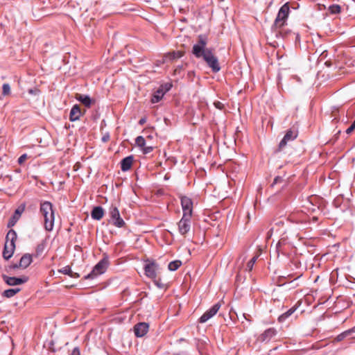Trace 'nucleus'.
Returning <instances> with one entry per match:
<instances>
[{
	"instance_id": "1",
	"label": "nucleus",
	"mask_w": 355,
	"mask_h": 355,
	"mask_svg": "<svg viewBox=\"0 0 355 355\" xmlns=\"http://www.w3.org/2000/svg\"><path fill=\"white\" fill-rule=\"evenodd\" d=\"M207 38L204 35L198 36V42L193 45L192 53L197 58H202L213 72H218L220 70L218 58L214 55L211 50L207 49Z\"/></svg>"
},
{
	"instance_id": "2",
	"label": "nucleus",
	"mask_w": 355,
	"mask_h": 355,
	"mask_svg": "<svg viewBox=\"0 0 355 355\" xmlns=\"http://www.w3.org/2000/svg\"><path fill=\"white\" fill-rule=\"evenodd\" d=\"M40 211L44 217V225L46 231L51 232L54 227V210L53 205L49 201L43 202L40 204Z\"/></svg>"
},
{
	"instance_id": "3",
	"label": "nucleus",
	"mask_w": 355,
	"mask_h": 355,
	"mask_svg": "<svg viewBox=\"0 0 355 355\" xmlns=\"http://www.w3.org/2000/svg\"><path fill=\"white\" fill-rule=\"evenodd\" d=\"M17 239V233L13 230H10L6 236V242L3 250V257L8 260L13 254L15 248V241Z\"/></svg>"
},
{
	"instance_id": "4",
	"label": "nucleus",
	"mask_w": 355,
	"mask_h": 355,
	"mask_svg": "<svg viewBox=\"0 0 355 355\" xmlns=\"http://www.w3.org/2000/svg\"><path fill=\"white\" fill-rule=\"evenodd\" d=\"M109 214L110 219L109 223H112L114 226L121 228L125 225V221L120 216L119 211L116 207L112 206L110 208Z\"/></svg>"
},
{
	"instance_id": "5",
	"label": "nucleus",
	"mask_w": 355,
	"mask_h": 355,
	"mask_svg": "<svg viewBox=\"0 0 355 355\" xmlns=\"http://www.w3.org/2000/svg\"><path fill=\"white\" fill-rule=\"evenodd\" d=\"M289 6L286 3L284 4L279 9L277 16L275 20L274 26L277 28H281L283 26L288 17L289 13Z\"/></svg>"
},
{
	"instance_id": "6",
	"label": "nucleus",
	"mask_w": 355,
	"mask_h": 355,
	"mask_svg": "<svg viewBox=\"0 0 355 355\" xmlns=\"http://www.w3.org/2000/svg\"><path fill=\"white\" fill-rule=\"evenodd\" d=\"M108 264L107 258L102 259L93 268L92 271L85 277V279H93L98 275L103 274Z\"/></svg>"
},
{
	"instance_id": "7",
	"label": "nucleus",
	"mask_w": 355,
	"mask_h": 355,
	"mask_svg": "<svg viewBox=\"0 0 355 355\" xmlns=\"http://www.w3.org/2000/svg\"><path fill=\"white\" fill-rule=\"evenodd\" d=\"M191 216H189V215L183 214L182 218L178 223V232L184 236H186L191 230Z\"/></svg>"
},
{
	"instance_id": "8",
	"label": "nucleus",
	"mask_w": 355,
	"mask_h": 355,
	"mask_svg": "<svg viewBox=\"0 0 355 355\" xmlns=\"http://www.w3.org/2000/svg\"><path fill=\"white\" fill-rule=\"evenodd\" d=\"M297 131L290 129L287 130L284 137L279 144L277 151L282 150L287 144L288 141H293L297 137Z\"/></svg>"
},
{
	"instance_id": "9",
	"label": "nucleus",
	"mask_w": 355,
	"mask_h": 355,
	"mask_svg": "<svg viewBox=\"0 0 355 355\" xmlns=\"http://www.w3.org/2000/svg\"><path fill=\"white\" fill-rule=\"evenodd\" d=\"M181 205L183 210V214L192 216L193 213V202L191 199L187 196L181 197Z\"/></svg>"
},
{
	"instance_id": "10",
	"label": "nucleus",
	"mask_w": 355,
	"mask_h": 355,
	"mask_svg": "<svg viewBox=\"0 0 355 355\" xmlns=\"http://www.w3.org/2000/svg\"><path fill=\"white\" fill-rule=\"evenodd\" d=\"M220 308V304L216 303L207 310L199 319L200 323L206 322L208 320L212 318L218 311Z\"/></svg>"
},
{
	"instance_id": "11",
	"label": "nucleus",
	"mask_w": 355,
	"mask_h": 355,
	"mask_svg": "<svg viewBox=\"0 0 355 355\" xmlns=\"http://www.w3.org/2000/svg\"><path fill=\"white\" fill-rule=\"evenodd\" d=\"M2 278L3 281L9 286H17L19 284H22L26 283L28 281L27 277H9L6 275H2Z\"/></svg>"
},
{
	"instance_id": "12",
	"label": "nucleus",
	"mask_w": 355,
	"mask_h": 355,
	"mask_svg": "<svg viewBox=\"0 0 355 355\" xmlns=\"http://www.w3.org/2000/svg\"><path fill=\"white\" fill-rule=\"evenodd\" d=\"M277 333L275 328H268L259 336V340L268 343L277 335Z\"/></svg>"
},
{
	"instance_id": "13",
	"label": "nucleus",
	"mask_w": 355,
	"mask_h": 355,
	"mask_svg": "<svg viewBox=\"0 0 355 355\" xmlns=\"http://www.w3.org/2000/svg\"><path fill=\"white\" fill-rule=\"evenodd\" d=\"M149 325L146 322H139L134 327L135 334L137 337H142L148 331Z\"/></svg>"
},
{
	"instance_id": "14",
	"label": "nucleus",
	"mask_w": 355,
	"mask_h": 355,
	"mask_svg": "<svg viewBox=\"0 0 355 355\" xmlns=\"http://www.w3.org/2000/svg\"><path fill=\"white\" fill-rule=\"evenodd\" d=\"M157 265L155 262H150L146 264L144 267L145 275L151 279H155L157 276Z\"/></svg>"
},
{
	"instance_id": "15",
	"label": "nucleus",
	"mask_w": 355,
	"mask_h": 355,
	"mask_svg": "<svg viewBox=\"0 0 355 355\" xmlns=\"http://www.w3.org/2000/svg\"><path fill=\"white\" fill-rule=\"evenodd\" d=\"M24 209H25V205H21V206L19 207L15 210L13 216L10 219V220H9V222L8 223V227H10L14 226L15 225V223H17V221L20 218L21 214L23 213Z\"/></svg>"
},
{
	"instance_id": "16",
	"label": "nucleus",
	"mask_w": 355,
	"mask_h": 355,
	"mask_svg": "<svg viewBox=\"0 0 355 355\" xmlns=\"http://www.w3.org/2000/svg\"><path fill=\"white\" fill-rule=\"evenodd\" d=\"M32 257L33 256L30 254H24L20 259L19 265H15L14 268H26L32 263Z\"/></svg>"
},
{
	"instance_id": "17",
	"label": "nucleus",
	"mask_w": 355,
	"mask_h": 355,
	"mask_svg": "<svg viewBox=\"0 0 355 355\" xmlns=\"http://www.w3.org/2000/svg\"><path fill=\"white\" fill-rule=\"evenodd\" d=\"M81 116L80 107L78 105H74L71 109L69 114V120L71 121H75L80 119Z\"/></svg>"
},
{
	"instance_id": "18",
	"label": "nucleus",
	"mask_w": 355,
	"mask_h": 355,
	"mask_svg": "<svg viewBox=\"0 0 355 355\" xmlns=\"http://www.w3.org/2000/svg\"><path fill=\"white\" fill-rule=\"evenodd\" d=\"M133 163V156L130 155L123 158L121 162V168L123 171H127L131 168Z\"/></svg>"
},
{
	"instance_id": "19",
	"label": "nucleus",
	"mask_w": 355,
	"mask_h": 355,
	"mask_svg": "<svg viewBox=\"0 0 355 355\" xmlns=\"http://www.w3.org/2000/svg\"><path fill=\"white\" fill-rule=\"evenodd\" d=\"M46 244L47 243L46 241H42L40 243H38L35 248V252L33 256L35 257V258L41 257L44 253Z\"/></svg>"
},
{
	"instance_id": "20",
	"label": "nucleus",
	"mask_w": 355,
	"mask_h": 355,
	"mask_svg": "<svg viewBox=\"0 0 355 355\" xmlns=\"http://www.w3.org/2000/svg\"><path fill=\"white\" fill-rule=\"evenodd\" d=\"M103 215L104 210L100 206L94 207L91 213L92 218L98 220H101L103 217Z\"/></svg>"
},
{
	"instance_id": "21",
	"label": "nucleus",
	"mask_w": 355,
	"mask_h": 355,
	"mask_svg": "<svg viewBox=\"0 0 355 355\" xmlns=\"http://www.w3.org/2000/svg\"><path fill=\"white\" fill-rule=\"evenodd\" d=\"M164 94L165 92H164L163 86H160L159 89L153 94L151 98V103H158L159 101L162 100Z\"/></svg>"
},
{
	"instance_id": "22",
	"label": "nucleus",
	"mask_w": 355,
	"mask_h": 355,
	"mask_svg": "<svg viewBox=\"0 0 355 355\" xmlns=\"http://www.w3.org/2000/svg\"><path fill=\"white\" fill-rule=\"evenodd\" d=\"M76 98L82 103L85 107H89L91 106L92 100L89 96L81 94H76Z\"/></svg>"
},
{
	"instance_id": "23",
	"label": "nucleus",
	"mask_w": 355,
	"mask_h": 355,
	"mask_svg": "<svg viewBox=\"0 0 355 355\" xmlns=\"http://www.w3.org/2000/svg\"><path fill=\"white\" fill-rule=\"evenodd\" d=\"M58 271L62 274L67 275L72 278L79 277V275L76 272H73L71 270V267L69 266H66L63 267L62 268L60 269Z\"/></svg>"
},
{
	"instance_id": "24",
	"label": "nucleus",
	"mask_w": 355,
	"mask_h": 355,
	"mask_svg": "<svg viewBox=\"0 0 355 355\" xmlns=\"http://www.w3.org/2000/svg\"><path fill=\"white\" fill-rule=\"evenodd\" d=\"M296 309L297 308L295 306L291 307L286 312L282 313L281 315L279 316L278 321L279 322H284L289 316H291L296 311Z\"/></svg>"
},
{
	"instance_id": "25",
	"label": "nucleus",
	"mask_w": 355,
	"mask_h": 355,
	"mask_svg": "<svg viewBox=\"0 0 355 355\" xmlns=\"http://www.w3.org/2000/svg\"><path fill=\"white\" fill-rule=\"evenodd\" d=\"M21 289L19 288H9L7 290H5L3 293L2 296L6 298H10L15 295L17 293H18Z\"/></svg>"
},
{
	"instance_id": "26",
	"label": "nucleus",
	"mask_w": 355,
	"mask_h": 355,
	"mask_svg": "<svg viewBox=\"0 0 355 355\" xmlns=\"http://www.w3.org/2000/svg\"><path fill=\"white\" fill-rule=\"evenodd\" d=\"M286 245V240L284 239H280L277 243L276 248L278 253L285 254V245Z\"/></svg>"
},
{
	"instance_id": "27",
	"label": "nucleus",
	"mask_w": 355,
	"mask_h": 355,
	"mask_svg": "<svg viewBox=\"0 0 355 355\" xmlns=\"http://www.w3.org/2000/svg\"><path fill=\"white\" fill-rule=\"evenodd\" d=\"M183 55H184L183 51H173L171 53H168L166 55V58L169 59V60H174V59L180 58L182 57Z\"/></svg>"
},
{
	"instance_id": "28",
	"label": "nucleus",
	"mask_w": 355,
	"mask_h": 355,
	"mask_svg": "<svg viewBox=\"0 0 355 355\" xmlns=\"http://www.w3.org/2000/svg\"><path fill=\"white\" fill-rule=\"evenodd\" d=\"M182 265V262L180 260H175L170 262L168 266V270L175 271L178 269Z\"/></svg>"
},
{
	"instance_id": "29",
	"label": "nucleus",
	"mask_w": 355,
	"mask_h": 355,
	"mask_svg": "<svg viewBox=\"0 0 355 355\" xmlns=\"http://www.w3.org/2000/svg\"><path fill=\"white\" fill-rule=\"evenodd\" d=\"M329 11L331 14H338L340 12V6L337 4L331 5L329 7Z\"/></svg>"
},
{
	"instance_id": "30",
	"label": "nucleus",
	"mask_w": 355,
	"mask_h": 355,
	"mask_svg": "<svg viewBox=\"0 0 355 355\" xmlns=\"http://www.w3.org/2000/svg\"><path fill=\"white\" fill-rule=\"evenodd\" d=\"M135 143L139 147H144L146 145V141L142 136H138L135 139Z\"/></svg>"
},
{
	"instance_id": "31",
	"label": "nucleus",
	"mask_w": 355,
	"mask_h": 355,
	"mask_svg": "<svg viewBox=\"0 0 355 355\" xmlns=\"http://www.w3.org/2000/svg\"><path fill=\"white\" fill-rule=\"evenodd\" d=\"M10 94V87L8 83H4L2 86V94L8 96Z\"/></svg>"
},
{
	"instance_id": "32",
	"label": "nucleus",
	"mask_w": 355,
	"mask_h": 355,
	"mask_svg": "<svg viewBox=\"0 0 355 355\" xmlns=\"http://www.w3.org/2000/svg\"><path fill=\"white\" fill-rule=\"evenodd\" d=\"M258 258V256L253 257L247 263V270L248 271H251L253 268V266L254 263L256 262L257 259Z\"/></svg>"
},
{
	"instance_id": "33",
	"label": "nucleus",
	"mask_w": 355,
	"mask_h": 355,
	"mask_svg": "<svg viewBox=\"0 0 355 355\" xmlns=\"http://www.w3.org/2000/svg\"><path fill=\"white\" fill-rule=\"evenodd\" d=\"M29 157L27 155V154H23L21 155L19 158H18V160H17V162L19 165H21L23 164L25 161Z\"/></svg>"
},
{
	"instance_id": "34",
	"label": "nucleus",
	"mask_w": 355,
	"mask_h": 355,
	"mask_svg": "<svg viewBox=\"0 0 355 355\" xmlns=\"http://www.w3.org/2000/svg\"><path fill=\"white\" fill-rule=\"evenodd\" d=\"M153 150V148L152 146H146V145H145L144 147H142V151H143L144 154H148L150 152H152Z\"/></svg>"
},
{
	"instance_id": "35",
	"label": "nucleus",
	"mask_w": 355,
	"mask_h": 355,
	"mask_svg": "<svg viewBox=\"0 0 355 355\" xmlns=\"http://www.w3.org/2000/svg\"><path fill=\"white\" fill-rule=\"evenodd\" d=\"M284 180V179L280 177V176H277L275 179H274V181L272 184V186H273L274 184H278V183H282L283 182Z\"/></svg>"
},
{
	"instance_id": "36",
	"label": "nucleus",
	"mask_w": 355,
	"mask_h": 355,
	"mask_svg": "<svg viewBox=\"0 0 355 355\" xmlns=\"http://www.w3.org/2000/svg\"><path fill=\"white\" fill-rule=\"evenodd\" d=\"M214 105L216 108H217L218 110H223V107H224L223 104L221 102H220V101H215L214 103Z\"/></svg>"
},
{
	"instance_id": "37",
	"label": "nucleus",
	"mask_w": 355,
	"mask_h": 355,
	"mask_svg": "<svg viewBox=\"0 0 355 355\" xmlns=\"http://www.w3.org/2000/svg\"><path fill=\"white\" fill-rule=\"evenodd\" d=\"M71 355H80V350L78 347H76L73 349Z\"/></svg>"
},
{
	"instance_id": "38",
	"label": "nucleus",
	"mask_w": 355,
	"mask_h": 355,
	"mask_svg": "<svg viewBox=\"0 0 355 355\" xmlns=\"http://www.w3.org/2000/svg\"><path fill=\"white\" fill-rule=\"evenodd\" d=\"M184 69L183 65L178 66L174 70V74H178Z\"/></svg>"
},
{
	"instance_id": "39",
	"label": "nucleus",
	"mask_w": 355,
	"mask_h": 355,
	"mask_svg": "<svg viewBox=\"0 0 355 355\" xmlns=\"http://www.w3.org/2000/svg\"><path fill=\"white\" fill-rule=\"evenodd\" d=\"M110 135L108 133H106L105 135H104L101 139L102 141L105 143V142H107L109 140H110Z\"/></svg>"
},
{
	"instance_id": "40",
	"label": "nucleus",
	"mask_w": 355,
	"mask_h": 355,
	"mask_svg": "<svg viewBox=\"0 0 355 355\" xmlns=\"http://www.w3.org/2000/svg\"><path fill=\"white\" fill-rule=\"evenodd\" d=\"M162 86H163V89H164V92H165V94H166L168 91L170 90L172 85L171 84H166Z\"/></svg>"
},
{
	"instance_id": "41",
	"label": "nucleus",
	"mask_w": 355,
	"mask_h": 355,
	"mask_svg": "<svg viewBox=\"0 0 355 355\" xmlns=\"http://www.w3.org/2000/svg\"><path fill=\"white\" fill-rule=\"evenodd\" d=\"M288 220H291V222H293V223H298V222L297 221V220L295 219V215H294V214H293V215H290V216H288Z\"/></svg>"
},
{
	"instance_id": "42",
	"label": "nucleus",
	"mask_w": 355,
	"mask_h": 355,
	"mask_svg": "<svg viewBox=\"0 0 355 355\" xmlns=\"http://www.w3.org/2000/svg\"><path fill=\"white\" fill-rule=\"evenodd\" d=\"M146 122V118L143 117L139 121V124L140 125H143Z\"/></svg>"
},
{
	"instance_id": "43",
	"label": "nucleus",
	"mask_w": 355,
	"mask_h": 355,
	"mask_svg": "<svg viewBox=\"0 0 355 355\" xmlns=\"http://www.w3.org/2000/svg\"><path fill=\"white\" fill-rule=\"evenodd\" d=\"M353 131H354V130H352L350 127H349V128L346 130V133H347V134H350V133H352Z\"/></svg>"
},
{
	"instance_id": "44",
	"label": "nucleus",
	"mask_w": 355,
	"mask_h": 355,
	"mask_svg": "<svg viewBox=\"0 0 355 355\" xmlns=\"http://www.w3.org/2000/svg\"><path fill=\"white\" fill-rule=\"evenodd\" d=\"M155 284H156V285H157L158 287H159V288H162V287L164 286V284H163L159 283V281L155 282Z\"/></svg>"
},
{
	"instance_id": "45",
	"label": "nucleus",
	"mask_w": 355,
	"mask_h": 355,
	"mask_svg": "<svg viewBox=\"0 0 355 355\" xmlns=\"http://www.w3.org/2000/svg\"><path fill=\"white\" fill-rule=\"evenodd\" d=\"M337 339H338V340H342V335H339V336L337 337Z\"/></svg>"
},
{
	"instance_id": "46",
	"label": "nucleus",
	"mask_w": 355,
	"mask_h": 355,
	"mask_svg": "<svg viewBox=\"0 0 355 355\" xmlns=\"http://www.w3.org/2000/svg\"><path fill=\"white\" fill-rule=\"evenodd\" d=\"M352 130H354L355 129V126L354 125V124L352 123V125L349 126Z\"/></svg>"
}]
</instances>
